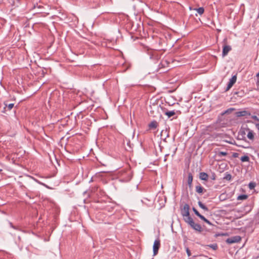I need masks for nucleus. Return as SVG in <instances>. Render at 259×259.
<instances>
[{
    "label": "nucleus",
    "mask_w": 259,
    "mask_h": 259,
    "mask_svg": "<svg viewBox=\"0 0 259 259\" xmlns=\"http://www.w3.org/2000/svg\"><path fill=\"white\" fill-rule=\"evenodd\" d=\"M224 179L228 181H230L232 179V176L230 174L227 173L225 174V176Z\"/></svg>",
    "instance_id": "22"
},
{
    "label": "nucleus",
    "mask_w": 259,
    "mask_h": 259,
    "mask_svg": "<svg viewBox=\"0 0 259 259\" xmlns=\"http://www.w3.org/2000/svg\"><path fill=\"white\" fill-rule=\"evenodd\" d=\"M13 107H14V104H13V103L9 104L8 105L5 104V107H4V108L6 110L7 109L9 110H10L13 108Z\"/></svg>",
    "instance_id": "18"
},
{
    "label": "nucleus",
    "mask_w": 259,
    "mask_h": 259,
    "mask_svg": "<svg viewBox=\"0 0 259 259\" xmlns=\"http://www.w3.org/2000/svg\"><path fill=\"white\" fill-rule=\"evenodd\" d=\"M184 220L186 223L189 225L193 221V219L190 216V214L183 217Z\"/></svg>",
    "instance_id": "11"
},
{
    "label": "nucleus",
    "mask_w": 259,
    "mask_h": 259,
    "mask_svg": "<svg viewBox=\"0 0 259 259\" xmlns=\"http://www.w3.org/2000/svg\"><path fill=\"white\" fill-rule=\"evenodd\" d=\"M247 197L248 196L247 195H245V194L240 195L237 197V199L238 200H245V199H247Z\"/></svg>",
    "instance_id": "17"
},
{
    "label": "nucleus",
    "mask_w": 259,
    "mask_h": 259,
    "mask_svg": "<svg viewBox=\"0 0 259 259\" xmlns=\"http://www.w3.org/2000/svg\"><path fill=\"white\" fill-rule=\"evenodd\" d=\"M193 181V176L191 173H189L188 174V184L189 186V187H191Z\"/></svg>",
    "instance_id": "13"
},
{
    "label": "nucleus",
    "mask_w": 259,
    "mask_h": 259,
    "mask_svg": "<svg viewBox=\"0 0 259 259\" xmlns=\"http://www.w3.org/2000/svg\"><path fill=\"white\" fill-rule=\"evenodd\" d=\"M236 114L237 116L240 117L247 116L248 115H249L250 114L246 111H241L237 112L236 113Z\"/></svg>",
    "instance_id": "12"
},
{
    "label": "nucleus",
    "mask_w": 259,
    "mask_h": 259,
    "mask_svg": "<svg viewBox=\"0 0 259 259\" xmlns=\"http://www.w3.org/2000/svg\"><path fill=\"white\" fill-rule=\"evenodd\" d=\"M212 179L214 180L215 179L214 177H212Z\"/></svg>",
    "instance_id": "35"
},
{
    "label": "nucleus",
    "mask_w": 259,
    "mask_h": 259,
    "mask_svg": "<svg viewBox=\"0 0 259 259\" xmlns=\"http://www.w3.org/2000/svg\"><path fill=\"white\" fill-rule=\"evenodd\" d=\"M198 14L202 15L204 13V9L202 7H200L198 9H195Z\"/></svg>",
    "instance_id": "21"
},
{
    "label": "nucleus",
    "mask_w": 259,
    "mask_h": 259,
    "mask_svg": "<svg viewBox=\"0 0 259 259\" xmlns=\"http://www.w3.org/2000/svg\"><path fill=\"white\" fill-rule=\"evenodd\" d=\"M164 132V133H166V131H163H163H162V132H161V135H162V134H163Z\"/></svg>",
    "instance_id": "33"
},
{
    "label": "nucleus",
    "mask_w": 259,
    "mask_h": 259,
    "mask_svg": "<svg viewBox=\"0 0 259 259\" xmlns=\"http://www.w3.org/2000/svg\"><path fill=\"white\" fill-rule=\"evenodd\" d=\"M212 179L214 180L215 179L214 177H212Z\"/></svg>",
    "instance_id": "34"
},
{
    "label": "nucleus",
    "mask_w": 259,
    "mask_h": 259,
    "mask_svg": "<svg viewBox=\"0 0 259 259\" xmlns=\"http://www.w3.org/2000/svg\"><path fill=\"white\" fill-rule=\"evenodd\" d=\"M241 240V237L240 236H234L226 239V242L229 244L238 243Z\"/></svg>",
    "instance_id": "1"
},
{
    "label": "nucleus",
    "mask_w": 259,
    "mask_h": 259,
    "mask_svg": "<svg viewBox=\"0 0 259 259\" xmlns=\"http://www.w3.org/2000/svg\"><path fill=\"white\" fill-rule=\"evenodd\" d=\"M248 187L250 189H253L255 187V184L253 182H250L248 185Z\"/></svg>",
    "instance_id": "24"
},
{
    "label": "nucleus",
    "mask_w": 259,
    "mask_h": 259,
    "mask_svg": "<svg viewBox=\"0 0 259 259\" xmlns=\"http://www.w3.org/2000/svg\"><path fill=\"white\" fill-rule=\"evenodd\" d=\"M248 127H242L241 129L239 130L238 132V139L241 140H245L246 139V137L247 135V132L246 130H248Z\"/></svg>",
    "instance_id": "2"
},
{
    "label": "nucleus",
    "mask_w": 259,
    "mask_h": 259,
    "mask_svg": "<svg viewBox=\"0 0 259 259\" xmlns=\"http://www.w3.org/2000/svg\"><path fill=\"white\" fill-rule=\"evenodd\" d=\"M176 114L174 110L167 111L165 112V114L167 116L168 118L174 116Z\"/></svg>",
    "instance_id": "15"
},
{
    "label": "nucleus",
    "mask_w": 259,
    "mask_h": 259,
    "mask_svg": "<svg viewBox=\"0 0 259 259\" xmlns=\"http://www.w3.org/2000/svg\"><path fill=\"white\" fill-rule=\"evenodd\" d=\"M238 156V154L237 153H234L233 154V156L234 157H237Z\"/></svg>",
    "instance_id": "31"
},
{
    "label": "nucleus",
    "mask_w": 259,
    "mask_h": 259,
    "mask_svg": "<svg viewBox=\"0 0 259 259\" xmlns=\"http://www.w3.org/2000/svg\"><path fill=\"white\" fill-rule=\"evenodd\" d=\"M252 118L256 121H259L258 118L255 115L252 116Z\"/></svg>",
    "instance_id": "29"
},
{
    "label": "nucleus",
    "mask_w": 259,
    "mask_h": 259,
    "mask_svg": "<svg viewBox=\"0 0 259 259\" xmlns=\"http://www.w3.org/2000/svg\"><path fill=\"white\" fill-rule=\"evenodd\" d=\"M193 211L194 212L195 214L198 216L200 219L201 218H203V216L202 215H201L198 211L195 208V207H193Z\"/></svg>",
    "instance_id": "16"
},
{
    "label": "nucleus",
    "mask_w": 259,
    "mask_h": 259,
    "mask_svg": "<svg viewBox=\"0 0 259 259\" xmlns=\"http://www.w3.org/2000/svg\"><path fill=\"white\" fill-rule=\"evenodd\" d=\"M208 175L204 172H200L199 174V178L202 180L206 181L208 179Z\"/></svg>",
    "instance_id": "10"
},
{
    "label": "nucleus",
    "mask_w": 259,
    "mask_h": 259,
    "mask_svg": "<svg viewBox=\"0 0 259 259\" xmlns=\"http://www.w3.org/2000/svg\"><path fill=\"white\" fill-rule=\"evenodd\" d=\"M181 214L183 217L190 214L189 206L188 204H185L181 209Z\"/></svg>",
    "instance_id": "6"
},
{
    "label": "nucleus",
    "mask_w": 259,
    "mask_h": 259,
    "mask_svg": "<svg viewBox=\"0 0 259 259\" xmlns=\"http://www.w3.org/2000/svg\"><path fill=\"white\" fill-rule=\"evenodd\" d=\"M242 162H248L249 160V158L248 156L245 155L242 156L240 158Z\"/></svg>",
    "instance_id": "20"
},
{
    "label": "nucleus",
    "mask_w": 259,
    "mask_h": 259,
    "mask_svg": "<svg viewBox=\"0 0 259 259\" xmlns=\"http://www.w3.org/2000/svg\"><path fill=\"white\" fill-rule=\"evenodd\" d=\"M189 225H190L194 230L199 232H201L203 230L201 226L199 224L195 223L194 221L191 222Z\"/></svg>",
    "instance_id": "4"
},
{
    "label": "nucleus",
    "mask_w": 259,
    "mask_h": 259,
    "mask_svg": "<svg viewBox=\"0 0 259 259\" xmlns=\"http://www.w3.org/2000/svg\"><path fill=\"white\" fill-rule=\"evenodd\" d=\"M157 126L158 123L155 120L151 121L149 124V127L150 129H155Z\"/></svg>",
    "instance_id": "9"
},
{
    "label": "nucleus",
    "mask_w": 259,
    "mask_h": 259,
    "mask_svg": "<svg viewBox=\"0 0 259 259\" xmlns=\"http://www.w3.org/2000/svg\"><path fill=\"white\" fill-rule=\"evenodd\" d=\"M218 155L219 156H226L227 155V152H224V151H221V152H219L218 153Z\"/></svg>",
    "instance_id": "23"
},
{
    "label": "nucleus",
    "mask_w": 259,
    "mask_h": 259,
    "mask_svg": "<svg viewBox=\"0 0 259 259\" xmlns=\"http://www.w3.org/2000/svg\"><path fill=\"white\" fill-rule=\"evenodd\" d=\"M198 205L200 208L204 209V210H206V211L208 210L207 207L204 204H203L201 202H200V201L198 202Z\"/></svg>",
    "instance_id": "19"
},
{
    "label": "nucleus",
    "mask_w": 259,
    "mask_h": 259,
    "mask_svg": "<svg viewBox=\"0 0 259 259\" xmlns=\"http://www.w3.org/2000/svg\"><path fill=\"white\" fill-rule=\"evenodd\" d=\"M203 188L200 185H198L196 186V191L199 194L202 193L203 192Z\"/></svg>",
    "instance_id": "14"
},
{
    "label": "nucleus",
    "mask_w": 259,
    "mask_h": 259,
    "mask_svg": "<svg viewBox=\"0 0 259 259\" xmlns=\"http://www.w3.org/2000/svg\"><path fill=\"white\" fill-rule=\"evenodd\" d=\"M208 246L213 250H216L218 248V246L216 244H210Z\"/></svg>",
    "instance_id": "25"
},
{
    "label": "nucleus",
    "mask_w": 259,
    "mask_h": 259,
    "mask_svg": "<svg viewBox=\"0 0 259 259\" xmlns=\"http://www.w3.org/2000/svg\"><path fill=\"white\" fill-rule=\"evenodd\" d=\"M237 77L236 75L233 76L229 80V81L227 84V87L226 90H229L233 85L236 81Z\"/></svg>",
    "instance_id": "7"
},
{
    "label": "nucleus",
    "mask_w": 259,
    "mask_h": 259,
    "mask_svg": "<svg viewBox=\"0 0 259 259\" xmlns=\"http://www.w3.org/2000/svg\"><path fill=\"white\" fill-rule=\"evenodd\" d=\"M128 176V177L126 179H125L123 181H128L131 179V172L130 171H128V174H127Z\"/></svg>",
    "instance_id": "27"
},
{
    "label": "nucleus",
    "mask_w": 259,
    "mask_h": 259,
    "mask_svg": "<svg viewBox=\"0 0 259 259\" xmlns=\"http://www.w3.org/2000/svg\"><path fill=\"white\" fill-rule=\"evenodd\" d=\"M186 252H187V253L188 256H190L191 255V251H190V250L189 249V248H187V249H186Z\"/></svg>",
    "instance_id": "28"
},
{
    "label": "nucleus",
    "mask_w": 259,
    "mask_h": 259,
    "mask_svg": "<svg viewBox=\"0 0 259 259\" xmlns=\"http://www.w3.org/2000/svg\"><path fill=\"white\" fill-rule=\"evenodd\" d=\"M160 245V240L159 239L155 240L154 242V244H153V246L154 255H155L157 254Z\"/></svg>",
    "instance_id": "3"
},
{
    "label": "nucleus",
    "mask_w": 259,
    "mask_h": 259,
    "mask_svg": "<svg viewBox=\"0 0 259 259\" xmlns=\"http://www.w3.org/2000/svg\"><path fill=\"white\" fill-rule=\"evenodd\" d=\"M247 132L246 137L249 140L253 141L254 140L255 134L254 131L249 128L246 130Z\"/></svg>",
    "instance_id": "5"
},
{
    "label": "nucleus",
    "mask_w": 259,
    "mask_h": 259,
    "mask_svg": "<svg viewBox=\"0 0 259 259\" xmlns=\"http://www.w3.org/2000/svg\"><path fill=\"white\" fill-rule=\"evenodd\" d=\"M202 220L204 221L205 222H206L207 224L209 225H211L212 224L210 223L209 221H208L207 219H206L204 216L203 218L201 219Z\"/></svg>",
    "instance_id": "26"
},
{
    "label": "nucleus",
    "mask_w": 259,
    "mask_h": 259,
    "mask_svg": "<svg viewBox=\"0 0 259 259\" xmlns=\"http://www.w3.org/2000/svg\"><path fill=\"white\" fill-rule=\"evenodd\" d=\"M231 50V48L230 46H225L223 47V53H222L223 56L224 57V56H226L228 54V53L229 52V51H230Z\"/></svg>",
    "instance_id": "8"
},
{
    "label": "nucleus",
    "mask_w": 259,
    "mask_h": 259,
    "mask_svg": "<svg viewBox=\"0 0 259 259\" xmlns=\"http://www.w3.org/2000/svg\"><path fill=\"white\" fill-rule=\"evenodd\" d=\"M257 77H258V80L257 81V85L258 88H259V73L257 74Z\"/></svg>",
    "instance_id": "30"
},
{
    "label": "nucleus",
    "mask_w": 259,
    "mask_h": 259,
    "mask_svg": "<svg viewBox=\"0 0 259 259\" xmlns=\"http://www.w3.org/2000/svg\"><path fill=\"white\" fill-rule=\"evenodd\" d=\"M255 127L257 129V130L259 131V123L255 124Z\"/></svg>",
    "instance_id": "32"
}]
</instances>
